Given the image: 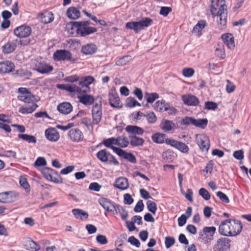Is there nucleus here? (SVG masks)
Here are the masks:
<instances>
[{
	"label": "nucleus",
	"mask_w": 251,
	"mask_h": 251,
	"mask_svg": "<svg viewBox=\"0 0 251 251\" xmlns=\"http://www.w3.org/2000/svg\"><path fill=\"white\" fill-rule=\"evenodd\" d=\"M131 60V56L130 55L124 56L117 60L116 65L117 66H124Z\"/></svg>",
	"instance_id": "obj_47"
},
{
	"label": "nucleus",
	"mask_w": 251,
	"mask_h": 251,
	"mask_svg": "<svg viewBox=\"0 0 251 251\" xmlns=\"http://www.w3.org/2000/svg\"><path fill=\"white\" fill-rule=\"evenodd\" d=\"M109 102L110 106L114 108H122L123 104L121 102L118 94L115 92L109 94Z\"/></svg>",
	"instance_id": "obj_15"
},
{
	"label": "nucleus",
	"mask_w": 251,
	"mask_h": 251,
	"mask_svg": "<svg viewBox=\"0 0 251 251\" xmlns=\"http://www.w3.org/2000/svg\"><path fill=\"white\" fill-rule=\"evenodd\" d=\"M130 144L133 147L141 146L144 143V140L142 138L139 137L136 135L129 136Z\"/></svg>",
	"instance_id": "obj_35"
},
{
	"label": "nucleus",
	"mask_w": 251,
	"mask_h": 251,
	"mask_svg": "<svg viewBox=\"0 0 251 251\" xmlns=\"http://www.w3.org/2000/svg\"><path fill=\"white\" fill-rule=\"evenodd\" d=\"M45 135L46 138L51 142H56L60 138L59 132L54 127L47 129L45 130Z\"/></svg>",
	"instance_id": "obj_16"
},
{
	"label": "nucleus",
	"mask_w": 251,
	"mask_h": 251,
	"mask_svg": "<svg viewBox=\"0 0 251 251\" xmlns=\"http://www.w3.org/2000/svg\"><path fill=\"white\" fill-rule=\"evenodd\" d=\"M66 30L71 35L78 34V22H71L66 25Z\"/></svg>",
	"instance_id": "obj_23"
},
{
	"label": "nucleus",
	"mask_w": 251,
	"mask_h": 251,
	"mask_svg": "<svg viewBox=\"0 0 251 251\" xmlns=\"http://www.w3.org/2000/svg\"><path fill=\"white\" fill-rule=\"evenodd\" d=\"M175 123L172 121L163 119L160 124V128L164 131H169L174 128Z\"/></svg>",
	"instance_id": "obj_31"
},
{
	"label": "nucleus",
	"mask_w": 251,
	"mask_h": 251,
	"mask_svg": "<svg viewBox=\"0 0 251 251\" xmlns=\"http://www.w3.org/2000/svg\"><path fill=\"white\" fill-rule=\"evenodd\" d=\"M195 73V70L192 68H185L182 70L183 75L187 77L192 76Z\"/></svg>",
	"instance_id": "obj_53"
},
{
	"label": "nucleus",
	"mask_w": 251,
	"mask_h": 251,
	"mask_svg": "<svg viewBox=\"0 0 251 251\" xmlns=\"http://www.w3.org/2000/svg\"><path fill=\"white\" fill-rule=\"evenodd\" d=\"M18 93L20 95L18 96V100L25 103L36 104L40 100V98L33 95L28 89L25 87H20L18 89Z\"/></svg>",
	"instance_id": "obj_3"
},
{
	"label": "nucleus",
	"mask_w": 251,
	"mask_h": 251,
	"mask_svg": "<svg viewBox=\"0 0 251 251\" xmlns=\"http://www.w3.org/2000/svg\"><path fill=\"white\" fill-rule=\"evenodd\" d=\"M147 208L149 211L151 212L152 214H155L157 207L156 203L151 201H148L147 202Z\"/></svg>",
	"instance_id": "obj_50"
},
{
	"label": "nucleus",
	"mask_w": 251,
	"mask_h": 251,
	"mask_svg": "<svg viewBox=\"0 0 251 251\" xmlns=\"http://www.w3.org/2000/svg\"><path fill=\"white\" fill-rule=\"evenodd\" d=\"M67 17L71 19L78 18V10L75 7H69L66 12Z\"/></svg>",
	"instance_id": "obj_39"
},
{
	"label": "nucleus",
	"mask_w": 251,
	"mask_h": 251,
	"mask_svg": "<svg viewBox=\"0 0 251 251\" xmlns=\"http://www.w3.org/2000/svg\"><path fill=\"white\" fill-rule=\"evenodd\" d=\"M95 81V78L91 75L79 77V94L89 93L91 91L90 85Z\"/></svg>",
	"instance_id": "obj_5"
},
{
	"label": "nucleus",
	"mask_w": 251,
	"mask_h": 251,
	"mask_svg": "<svg viewBox=\"0 0 251 251\" xmlns=\"http://www.w3.org/2000/svg\"><path fill=\"white\" fill-rule=\"evenodd\" d=\"M153 21L150 18L146 17L142 20L138 22H129L126 25V27L127 29L133 30L135 33H138L141 29L144 27H147L151 25Z\"/></svg>",
	"instance_id": "obj_4"
},
{
	"label": "nucleus",
	"mask_w": 251,
	"mask_h": 251,
	"mask_svg": "<svg viewBox=\"0 0 251 251\" xmlns=\"http://www.w3.org/2000/svg\"><path fill=\"white\" fill-rule=\"evenodd\" d=\"M199 194L206 201H208L210 199V193L204 188H201L199 190Z\"/></svg>",
	"instance_id": "obj_51"
},
{
	"label": "nucleus",
	"mask_w": 251,
	"mask_h": 251,
	"mask_svg": "<svg viewBox=\"0 0 251 251\" xmlns=\"http://www.w3.org/2000/svg\"><path fill=\"white\" fill-rule=\"evenodd\" d=\"M216 195L219 198L221 201H222L225 202V203H229V200L227 197V196L223 193L221 191H218L216 193Z\"/></svg>",
	"instance_id": "obj_58"
},
{
	"label": "nucleus",
	"mask_w": 251,
	"mask_h": 251,
	"mask_svg": "<svg viewBox=\"0 0 251 251\" xmlns=\"http://www.w3.org/2000/svg\"><path fill=\"white\" fill-rule=\"evenodd\" d=\"M14 68V64L10 61H5L0 62V74L12 72Z\"/></svg>",
	"instance_id": "obj_18"
},
{
	"label": "nucleus",
	"mask_w": 251,
	"mask_h": 251,
	"mask_svg": "<svg viewBox=\"0 0 251 251\" xmlns=\"http://www.w3.org/2000/svg\"><path fill=\"white\" fill-rule=\"evenodd\" d=\"M126 130L128 133L133 135H142L144 132V130L136 126H127L126 128Z\"/></svg>",
	"instance_id": "obj_27"
},
{
	"label": "nucleus",
	"mask_w": 251,
	"mask_h": 251,
	"mask_svg": "<svg viewBox=\"0 0 251 251\" xmlns=\"http://www.w3.org/2000/svg\"><path fill=\"white\" fill-rule=\"evenodd\" d=\"M19 194L14 191L0 193V203H10L15 201Z\"/></svg>",
	"instance_id": "obj_7"
},
{
	"label": "nucleus",
	"mask_w": 251,
	"mask_h": 251,
	"mask_svg": "<svg viewBox=\"0 0 251 251\" xmlns=\"http://www.w3.org/2000/svg\"><path fill=\"white\" fill-rule=\"evenodd\" d=\"M197 142L202 151L207 152L210 147V142L207 136L204 134L197 135Z\"/></svg>",
	"instance_id": "obj_13"
},
{
	"label": "nucleus",
	"mask_w": 251,
	"mask_h": 251,
	"mask_svg": "<svg viewBox=\"0 0 251 251\" xmlns=\"http://www.w3.org/2000/svg\"><path fill=\"white\" fill-rule=\"evenodd\" d=\"M163 160L167 163H172L176 158L174 152L170 150L165 151L162 154Z\"/></svg>",
	"instance_id": "obj_32"
},
{
	"label": "nucleus",
	"mask_w": 251,
	"mask_h": 251,
	"mask_svg": "<svg viewBox=\"0 0 251 251\" xmlns=\"http://www.w3.org/2000/svg\"><path fill=\"white\" fill-rule=\"evenodd\" d=\"M71 52L66 50H58L53 54V58L54 61H70L72 58Z\"/></svg>",
	"instance_id": "obj_9"
},
{
	"label": "nucleus",
	"mask_w": 251,
	"mask_h": 251,
	"mask_svg": "<svg viewBox=\"0 0 251 251\" xmlns=\"http://www.w3.org/2000/svg\"><path fill=\"white\" fill-rule=\"evenodd\" d=\"M227 85L226 86V91L228 93L233 92L235 89V86L229 80H226Z\"/></svg>",
	"instance_id": "obj_63"
},
{
	"label": "nucleus",
	"mask_w": 251,
	"mask_h": 251,
	"mask_svg": "<svg viewBox=\"0 0 251 251\" xmlns=\"http://www.w3.org/2000/svg\"><path fill=\"white\" fill-rule=\"evenodd\" d=\"M172 11L170 7L162 6L161 7L159 14L164 17H166Z\"/></svg>",
	"instance_id": "obj_59"
},
{
	"label": "nucleus",
	"mask_w": 251,
	"mask_h": 251,
	"mask_svg": "<svg viewBox=\"0 0 251 251\" xmlns=\"http://www.w3.org/2000/svg\"><path fill=\"white\" fill-rule=\"evenodd\" d=\"M99 202L100 205L107 211L112 213L113 214H117L118 211L120 209L123 210V207L119 205H115L110 200L106 198H102L99 199Z\"/></svg>",
	"instance_id": "obj_6"
},
{
	"label": "nucleus",
	"mask_w": 251,
	"mask_h": 251,
	"mask_svg": "<svg viewBox=\"0 0 251 251\" xmlns=\"http://www.w3.org/2000/svg\"><path fill=\"white\" fill-rule=\"evenodd\" d=\"M117 145L120 148H126L128 146L129 142L127 138L120 136L116 138Z\"/></svg>",
	"instance_id": "obj_41"
},
{
	"label": "nucleus",
	"mask_w": 251,
	"mask_h": 251,
	"mask_svg": "<svg viewBox=\"0 0 251 251\" xmlns=\"http://www.w3.org/2000/svg\"><path fill=\"white\" fill-rule=\"evenodd\" d=\"M144 208V205L142 200H139L137 204H136L134 211L135 212H140L143 210Z\"/></svg>",
	"instance_id": "obj_62"
},
{
	"label": "nucleus",
	"mask_w": 251,
	"mask_h": 251,
	"mask_svg": "<svg viewBox=\"0 0 251 251\" xmlns=\"http://www.w3.org/2000/svg\"><path fill=\"white\" fill-rule=\"evenodd\" d=\"M206 22L205 20H201L198 24L195 25L193 29V33L195 34L198 37L201 35V30L206 26Z\"/></svg>",
	"instance_id": "obj_30"
},
{
	"label": "nucleus",
	"mask_w": 251,
	"mask_h": 251,
	"mask_svg": "<svg viewBox=\"0 0 251 251\" xmlns=\"http://www.w3.org/2000/svg\"><path fill=\"white\" fill-rule=\"evenodd\" d=\"M128 242L130 243L132 245H134L137 248H139L140 246V242L136 239L134 236H132L128 238Z\"/></svg>",
	"instance_id": "obj_61"
},
{
	"label": "nucleus",
	"mask_w": 251,
	"mask_h": 251,
	"mask_svg": "<svg viewBox=\"0 0 251 251\" xmlns=\"http://www.w3.org/2000/svg\"><path fill=\"white\" fill-rule=\"evenodd\" d=\"M117 154L132 163H136L137 162L136 157L134 154L131 152H127L122 149H121Z\"/></svg>",
	"instance_id": "obj_28"
},
{
	"label": "nucleus",
	"mask_w": 251,
	"mask_h": 251,
	"mask_svg": "<svg viewBox=\"0 0 251 251\" xmlns=\"http://www.w3.org/2000/svg\"><path fill=\"white\" fill-rule=\"evenodd\" d=\"M34 70L42 74H46L52 72L53 70V67L46 62L40 61L37 62L35 64Z\"/></svg>",
	"instance_id": "obj_14"
},
{
	"label": "nucleus",
	"mask_w": 251,
	"mask_h": 251,
	"mask_svg": "<svg viewBox=\"0 0 251 251\" xmlns=\"http://www.w3.org/2000/svg\"><path fill=\"white\" fill-rule=\"evenodd\" d=\"M97 31V29L95 27L91 26L81 27L80 23H79V35L81 36L85 37Z\"/></svg>",
	"instance_id": "obj_29"
},
{
	"label": "nucleus",
	"mask_w": 251,
	"mask_h": 251,
	"mask_svg": "<svg viewBox=\"0 0 251 251\" xmlns=\"http://www.w3.org/2000/svg\"><path fill=\"white\" fill-rule=\"evenodd\" d=\"M57 109L58 111L64 115H67L72 111L73 106L70 103L64 102L58 105Z\"/></svg>",
	"instance_id": "obj_22"
},
{
	"label": "nucleus",
	"mask_w": 251,
	"mask_h": 251,
	"mask_svg": "<svg viewBox=\"0 0 251 251\" xmlns=\"http://www.w3.org/2000/svg\"><path fill=\"white\" fill-rule=\"evenodd\" d=\"M182 100L184 103L188 106H197L199 103V99L191 94L185 95L182 96Z\"/></svg>",
	"instance_id": "obj_19"
},
{
	"label": "nucleus",
	"mask_w": 251,
	"mask_h": 251,
	"mask_svg": "<svg viewBox=\"0 0 251 251\" xmlns=\"http://www.w3.org/2000/svg\"><path fill=\"white\" fill-rule=\"evenodd\" d=\"M41 173L46 179L50 181L52 180V176L53 173H55V170L48 167H45L42 170Z\"/></svg>",
	"instance_id": "obj_37"
},
{
	"label": "nucleus",
	"mask_w": 251,
	"mask_h": 251,
	"mask_svg": "<svg viewBox=\"0 0 251 251\" xmlns=\"http://www.w3.org/2000/svg\"><path fill=\"white\" fill-rule=\"evenodd\" d=\"M16 74L18 76L23 77L25 79H29V77L32 75V73L31 72L23 69L17 70Z\"/></svg>",
	"instance_id": "obj_45"
},
{
	"label": "nucleus",
	"mask_w": 251,
	"mask_h": 251,
	"mask_svg": "<svg viewBox=\"0 0 251 251\" xmlns=\"http://www.w3.org/2000/svg\"><path fill=\"white\" fill-rule=\"evenodd\" d=\"M31 28L28 25H23L17 27L14 30V34L20 38H26L31 33Z\"/></svg>",
	"instance_id": "obj_10"
},
{
	"label": "nucleus",
	"mask_w": 251,
	"mask_h": 251,
	"mask_svg": "<svg viewBox=\"0 0 251 251\" xmlns=\"http://www.w3.org/2000/svg\"><path fill=\"white\" fill-rule=\"evenodd\" d=\"M165 143L175 148L182 153H187L189 151L188 147L184 143L172 139H166Z\"/></svg>",
	"instance_id": "obj_11"
},
{
	"label": "nucleus",
	"mask_w": 251,
	"mask_h": 251,
	"mask_svg": "<svg viewBox=\"0 0 251 251\" xmlns=\"http://www.w3.org/2000/svg\"><path fill=\"white\" fill-rule=\"evenodd\" d=\"M208 121L206 118L196 119L195 126L201 129H205L207 126Z\"/></svg>",
	"instance_id": "obj_46"
},
{
	"label": "nucleus",
	"mask_w": 251,
	"mask_h": 251,
	"mask_svg": "<svg viewBox=\"0 0 251 251\" xmlns=\"http://www.w3.org/2000/svg\"><path fill=\"white\" fill-rule=\"evenodd\" d=\"M46 164L47 161L43 157H38L34 162V166L35 167L44 166L46 165Z\"/></svg>",
	"instance_id": "obj_56"
},
{
	"label": "nucleus",
	"mask_w": 251,
	"mask_h": 251,
	"mask_svg": "<svg viewBox=\"0 0 251 251\" xmlns=\"http://www.w3.org/2000/svg\"><path fill=\"white\" fill-rule=\"evenodd\" d=\"M20 184L25 190L26 193H29L30 190V185H29L26 178H21L20 180Z\"/></svg>",
	"instance_id": "obj_52"
},
{
	"label": "nucleus",
	"mask_w": 251,
	"mask_h": 251,
	"mask_svg": "<svg viewBox=\"0 0 251 251\" xmlns=\"http://www.w3.org/2000/svg\"><path fill=\"white\" fill-rule=\"evenodd\" d=\"M114 185L120 190H125L128 187L129 184L127 178L120 177L116 180Z\"/></svg>",
	"instance_id": "obj_25"
},
{
	"label": "nucleus",
	"mask_w": 251,
	"mask_h": 251,
	"mask_svg": "<svg viewBox=\"0 0 251 251\" xmlns=\"http://www.w3.org/2000/svg\"><path fill=\"white\" fill-rule=\"evenodd\" d=\"M41 23L47 24L51 23L54 20L53 14L51 12L46 11L40 13L39 15Z\"/></svg>",
	"instance_id": "obj_24"
},
{
	"label": "nucleus",
	"mask_w": 251,
	"mask_h": 251,
	"mask_svg": "<svg viewBox=\"0 0 251 251\" xmlns=\"http://www.w3.org/2000/svg\"><path fill=\"white\" fill-rule=\"evenodd\" d=\"M199 239L201 240V241L204 244H209L213 239L207 236H205L202 234V233H199Z\"/></svg>",
	"instance_id": "obj_57"
},
{
	"label": "nucleus",
	"mask_w": 251,
	"mask_h": 251,
	"mask_svg": "<svg viewBox=\"0 0 251 251\" xmlns=\"http://www.w3.org/2000/svg\"><path fill=\"white\" fill-rule=\"evenodd\" d=\"M97 48L94 44H89L83 46L81 48V52L85 54H92L97 51Z\"/></svg>",
	"instance_id": "obj_33"
},
{
	"label": "nucleus",
	"mask_w": 251,
	"mask_h": 251,
	"mask_svg": "<svg viewBox=\"0 0 251 251\" xmlns=\"http://www.w3.org/2000/svg\"><path fill=\"white\" fill-rule=\"evenodd\" d=\"M94 97L88 93H81L79 94V102L86 106H89L94 103Z\"/></svg>",
	"instance_id": "obj_21"
},
{
	"label": "nucleus",
	"mask_w": 251,
	"mask_h": 251,
	"mask_svg": "<svg viewBox=\"0 0 251 251\" xmlns=\"http://www.w3.org/2000/svg\"><path fill=\"white\" fill-rule=\"evenodd\" d=\"M97 242L101 245H105L108 243V240L105 236L103 235H98L96 237Z\"/></svg>",
	"instance_id": "obj_64"
},
{
	"label": "nucleus",
	"mask_w": 251,
	"mask_h": 251,
	"mask_svg": "<svg viewBox=\"0 0 251 251\" xmlns=\"http://www.w3.org/2000/svg\"><path fill=\"white\" fill-rule=\"evenodd\" d=\"M116 138L111 137L103 140L102 143L106 147L112 149L115 153L118 154L121 149L113 146L117 145Z\"/></svg>",
	"instance_id": "obj_20"
},
{
	"label": "nucleus",
	"mask_w": 251,
	"mask_h": 251,
	"mask_svg": "<svg viewBox=\"0 0 251 251\" xmlns=\"http://www.w3.org/2000/svg\"><path fill=\"white\" fill-rule=\"evenodd\" d=\"M215 54L221 59H224L226 57L225 46L223 43H219L216 45Z\"/></svg>",
	"instance_id": "obj_34"
},
{
	"label": "nucleus",
	"mask_w": 251,
	"mask_h": 251,
	"mask_svg": "<svg viewBox=\"0 0 251 251\" xmlns=\"http://www.w3.org/2000/svg\"><path fill=\"white\" fill-rule=\"evenodd\" d=\"M175 243V239L174 237L167 236L165 239V244L167 249L170 248Z\"/></svg>",
	"instance_id": "obj_55"
},
{
	"label": "nucleus",
	"mask_w": 251,
	"mask_h": 251,
	"mask_svg": "<svg viewBox=\"0 0 251 251\" xmlns=\"http://www.w3.org/2000/svg\"><path fill=\"white\" fill-rule=\"evenodd\" d=\"M243 228L241 221L227 219L221 222L219 226V233L225 236H235L238 235Z\"/></svg>",
	"instance_id": "obj_2"
},
{
	"label": "nucleus",
	"mask_w": 251,
	"mask_h": 251,
	"mask_svg": "<svg viewBox=\"0 0 251 251\" xmlns=\"http://www.w3.org/2000/svg\"><path fill=\"white\" fill-rule=\"evenodd\" d=\"M78 129H72L70 130L68 133V136L70 137V139L73 141L75 142L78 141Z\"/></svg>",
	"instance_id": "obj_49"
},
{
	"label": "nucleus",
	"mask_w": 251,
	"mask_h": 251,
	"mask_svg": "<svg viewBox=\"0 0 251 251\" xmlns=\"http://www.w3.org/2000/svg\"><path fill=\"white\" fill-rule=\"evenodd\" d=\"M38 107L37 104H33L28 107L21 106L19 108V112L23 114H27L33 113Z\"/></svg>",
	"instance_id": "obj_36"
},
{
	"label": "nucleus",
	"mask_w": 251,
	"mask_h": 251,
	"mask_svg": "<svg viewBox=\"0 0 251 251\" xmlns=\"http://www.w3.org/2000/svg\"><path fill=\"white\" fill-rule=\"evenodd\" d=\"M216 228L214 226H205L202 229V233L205 236H207L213 239L214 234L216 233Z\"/></svg>",
	"instance_id": "obj_43"
},
{
	"label": "nucleus",
	"mask_w": 251,
	"mask_h": 251,
	"mask_svg": "<svg viewBox=\"0 0 251 251\" xmlns=\"http://www.w3.org/2000/svg\"><path fill=\"white\" fill-rule=\"evenodd\" d=\"M218 107V104L217 103L213 101H206L205 102V109L210 110H214L217 109Z\"/></svg>",
	"instance_id": "obj_54"
},
{
	"label": "nucleus",
	"mask_w": 251,
	"mask_h": 251,
	"mask_svg": "<svg viewBox=\"0 0 251 251\" xmlns=\"http://www.w3.org/2000/svg\"><path fill=\"white\" fill-rule=\"evenodd\" d=\"M126 105L128 107H133L136 105L140 106L141 104L138 102L134 98L130 97L126 99Z\"/></svg>",
	"instance_id": "obj_48"
},
{
	"label": "nucleus",
	"mask_w": 251,
	"mask_h": 251,
	"mask_svg": "<svg viewBox=\"0 0 251 251\" xmlns=\"http://www.w3.org/2000/svg\"><path fill=\"white\" fill-rule=\"evenodd\" d=\"M231 241L226 238H221L217 240L216 244L214 245L213 251H224L229 249Z\"/></svg>",
	"instance_id": "obj_12"
},
{
	"label": "nucleus",
	"mask_w": 251,
	"mask_h": 251,
	"mask_svg": "<svg viewBox=\"0 0 251 251\" xmlns=\"http://www.w3.org/2000/svg\"><path fill=\"white\" fill-rule=\"evenodd\" d=\"M210 12L217 17V23L219 29L222 30L226 27L227 17V6L225 0H212Z\"/></svg>",
	"instance_id": "obj_1"
},
{
	"label": "nucleus",
	"mask_w": 251,
	"mask_h": 251,
	"mask_svg": "<svg viewBox=\"0 0 251 251\" xmlns=\"http://www.w3.org/2000/svg\"><path fill=\"white\" fill-rule=\"evenodd\" d=\"M110 153L107 152L105 149L101 150L98 151L97 153V157L102 162H106L108 161V156Z\"/></svg>",
	"instance_id": "obj_40"
},
{
	"label": "nucleus",
	"mask_w": 251,
	"mask_h": 251,
	"mask_svg": "<svg viewBox=\"0 0 251 251\" xmlns=\"http://www.w3.org/2000/svg\"><path fill=\"white\" fill-rule=\"evenodd\" d=\"M17 48L16 43L14 42H8L2 47V52L4 54H10L14 51Z\"/></svg>",
	"instance_id": "obj_26"
},
{
	"label": "nucleus",
	"mask_w": 251,
	"mask_h": 251,
	"mask_svg": "<svg viewBox=\"0 0 251 251\" xmlns=\"http://www.w3.org/2000/svg\"><path fill=\"white\" fill-rule=\"evenodd\" d=\"M146 116L148 123L150 124H153L155 123L157 120L156 116L153 112H150Z\"/></svg>",
	"instance_id": "obj_60"
},
{
	"label": "nucleus",
	"mask_w": 251,
	"mask_h": 251,
	"mask_svg": "<svg viewBox=\"0 0 251 251\" xmlns=\"http://www.w3.org/2000/svg\"><path fill=\"white\" fill-rule=\"evenodd\" d=\"M221 39L229 49L233 50L234 49L235 47L234 37L232 34L229 33H224L222 35Z\"/></svg>",
	"instance_id": "obj_17"
},
{
	"label": "nucleus",
	"mask_w": 251,
	"mask_h": 251,
	"mask_svg": "<svg viewBox=\"0 0 251 251\" xmlns=\"http://www.w3.org/2000/svg\"><path fill=\"white\" fill-rule=\"evenodd\" d=\"M158 98L159 95L156 93L146 92L145 94V98L148 103H153Z\"/></svg>",
	"instance_id": "obj_44"
},
{
	"label": "nucleus",
	"mask_w": 251,
	"mask_h": 251,
	"mask_svg": "<svg viewBox=\"0 0 251 251\" xmlns=\"http://www.w3.org/2000/svg\"><path fill=\"white\" fill-rule=\"evenodd\" d=\"M18 138L24 141L27 142L28 143H36L37 142L36 137L33 135L26 134H20L18 135Z\"/></svg>",
	"instance_id": "obj_42"
},
{
	"label": "nucleus",
	"mask_w": 251,
	"mask_h": 251,
	"mask_svg": "<svg viewBox=\"0 0 251 251\" xmlns=\"http://www.w3.org/2000/svg\"><path fill=\"white\" fill-rule=\"evenodd\" d=\"M93 123L98 125L101 120L102 117V103L100 101L99 103H95L92 109Z\"/></svg>",
	"instance_id": "obj_8"
},
{
	"label": "nucleus",
	"mask_w": 251,
	"mask_h": 251,
	"mask_svg": "<svg viewBox=\"0 0 251 251\" xmlns=\"http://www.w3.org/2000/svg\"><path fill=\"white\" fill-rule=\"evenodd\" d=\"M166 134L160 132H157L151 136L152 140L157 144H162L165 141Z\"/></svg>",
	"instance_id": "obj_38"
}]
</instances>
